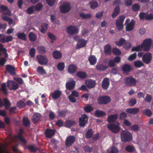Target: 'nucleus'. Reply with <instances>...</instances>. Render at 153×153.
Masks as SVG:
<instances>
[{
  "instance_id": "nucleus-1",
  "label": "nucleus",
  "mask_w": 153,
  "mask_h": 153,
  "mask_svg": "<svg viewBox=\"0 0 153 153\" xmlns=\"http://www.w3.org/2000/svg\"><path fill=\"white\" fill-rule=\"evenodd\" d=\"M120 137L122 141L125 143L130 142L132 139V134L127 130H123L121 132Z\"/></svg>"
},
{
  "instance_id": "nucleus-2",
  "label": "nucleus",
  "mask_w": 153,
  "mask_h": 153,
  "mask_svg": "<svg viewBox=\"0 0 153 153\" xmlns=\"http://www.w3.org/2000/svg\"><path fill=\"white\" fill-rule=\"evenodd\" d=\"M124 81L127 87L134 86L137 83L136 79L131 76L125 78Z\"/></svg>"
},
{
  "instance_id": "nucleus-3",
  "label": "nucleus",
  "mask_w": 153,
  "mask_h": 153,
  "mask_svg": "<svg viewBox=\"0 0 153 153\" xmlns=\"http://www.w3.org/2000/svg\"><path fill=\"white\" fill-rule=\"evenodd\" d=\"M107 128L113 133L117 134L120 129V124L119 123H111L107 125Z\"/></svg>"
},
{
  "instance_id": "nucleus-4",
  "label": "nucleus",
  "mask_w": 153,
  "mask_h": 153,
  "mask_svg": "<svg viewBox=\"0 0 153 153\" xmlns=\"http://www.w3.org/2000/svg\"><path fill=\"white\" fill-rule=\"evenodd\" d=\"M111 100V98L108 96H101L98 98L97 102L99 105H105L110 102Z\"/></svg>"
},
{
  "instance_id": "nucleus-5",
  "label": "nucleus",
  "mask_w": 153,
  "mask_h": 153,
  "mask_svg": "<svg viewBox=\"0 0 153 153\" xmlns=\"http://www.w3.org/2000/svg\"><path fill=\"white\" fill-rule=\"evenodd\" d=\"M152 42V40L150 38L145 39L141 44L142 49L145 51H149L151 47Z\"/></svg>"
},
{
  "instance_id": "nucleus-6",
  "label": "nucleus",
  "mask_w": 153,
  "mask_h": 153,
  "mask_svg": "<svg viewBox=\"0 0 153 153\" xmlns=\"http://www.w3.org/2000/svg\"><path fill=\"white\" fill-rule=\"evenodd\" d=\"M59 8L61 13H68L71 9L70 4L67 1L64 2L60 5Z\"/></svg>"
},
{
  "instance_id": "nucleus-7",
  "label": "nucleus",
  "mask_w": 153,
  "mask_h": 153,
  "mask_svg": "<svg viewBox=\"0 0 153 153\" xmlns=\"http://www.w3.org/2000/svg\"><path fill=\"white\" fill-rule=\"evenodd\" d=\"M125 17L123 15L120 16L116 21L115 25L117 29L119 30H121L123 28V23Z\"/></svg>"
},
{
  "instance_id": "nucleus-8",
  "label": "nucleus",
  "mask_w": 153,
  "mask_h": 153,
  "mask_svg": "<svg viewBox=\"0 0 153 153\" xmlns=\"http://www.w3.org/2000/svg\"><path fill=\"white\" fill-rule=\"evenodd\" d=\"M67 32L68 34L73 35L78 33L79 32V29L76 26L70 25L67 27Z\"/></svg>"
},
{
  "instance_id": "nucleus-9",
  "label": "nucleus",
  "mask_w": 153,
  "mask_h": 153,
  "mask_svg": "<svg viewBox=\"0 0 153 153\" xmlns=\"http://www.w3.org/2000/svg\"><path fill=\"white\" fill-rule=\"evenodd\" d=\"M75 141V137L74 136L70 135L67 137L65 141V145L67 147L71 146Z\"/></svg>"
},
{
  "instance_id": "nucleus-10",
  "label": "nucleus",
  "mask_w": 153,
  "mask_h": 153,
  "mask_svg": "<svg viewBox=\"0 0 153 153\" xmlns=\"http://www.w3.org/2000/svg\"><path fill=\"white\" fill-rule=\"evenodd\" d=\"M38 63L41 65H45L48 62V60L47 57L44 55H39L37 56Z\"/></svg>"
},
{
  "instance_id": "nucleus-11",
  "label": "nucleus",
  "mask_w": 153,
  "mask_h": 153,
  "mask_svg": "<svg viewBox=\"0 0 153 153\" xmlns=\"http://www.w3.org/2000/svg\"><path fill=\"white\" fill-rule=\"evenodd\" d=\"M4 103L3 102L2 100L0 98V108L4 106L6 109H8L11 105V104L7 98H3Z\"/></svg>"
},
{
  "instance_id": "nucleus-12",
  "label": "nucleus",
  "mask_w": 153,
  "mask_h": 153,
  "mask_svg": "<svg viewBox=\"0 0 153 153\" xmlns=\"http://www.w3.org/2000/svg\"><path fill=\"white\" fill-rule=\"evenodd\" d=\"M152 58V54L149 52H147L143 56L142 59L144 62L146 64H148L150 63Z\"/></svg>"
},
{
  "instance_id": "nucleus-13",
  "label": "nucleus",
  "mask_w": 153,
  "mask_h": 153,
  "mask_svg": "<svg viewBox=\"0 0 153 153\" xmlns=\"http://www.w3.org/2000/svg\"><path fill=\"white\" fill-rule=\"evenodd\" d=\"M7 86L10 90H15L18 89L19 86L18 84L13 81L8 80L7 82Z\"/></svg>"
},
{
  "instance_id": "nucleus-14",
  "label": "nucleus",
  "mask_w": 153,
  "mask_h": 153,
  "mask_svg": "<svg viewBox=\"0 0 153 153\" xmlns=\"http://www.w3.org/2000/svg\"><path fill=\"white\" fill-rule=\"evenodd\" d=\"M88 120V117L86 115H82L79 119V126L81 127H85L87 123Z\"/></svg>"
},
{
  "instance_id": "nucleus-15",
  "label": "nucleus",
  "mask_w": 153,
  "mask_h": 153,
  "mask_svg": "<svg viewBox=\"0 0 153 153\" xmlns=\"http://www.w3.org/2000/svg\"><path fill=\"white\" fill-rule=\"evenodd\" d=\"M75 85L76 82L73 79L69 81H67L65 84L66 88L67 89L70 91L74 89Z\"/></svg>"
},
{
  "instance_id": "nucleus-16",
  "label": "nucleus",
  "mask_w": 153,
  "mask_h": 153,
  "mask_svg": "<svg viewBox=\"0 0 153 153\" xmlns=\"http://www.w3.org/2000/svg\"><path fill=\"white\" fill-rule=\"evenodd\" d=\"M122 69L124 73L127 74L133 71V68L131 65L126 64H124L123 65L122 68Z\"/></svg>"
},
{
  "instance_id": "nucleus-17",
  "label": "nucleus",
  "mask_w": 153,
  "mask_h": 153,
  "mask_svg": "<svg viewBox=\"0 0 153 153\" xmlns=\"http://www.w3.org/2000/svg\"><path fill=\"white\" fill-rule=\"evenodd\" d=\"M85 83L86 86L89 89L94 88L96 85L95 81L91 79H88L86 80Z\"/></svg>"
},
{
  "instance_id": "nucleus-18",
  "label": "nucleus",
  "mask_w": 153,
  "mask_h": 153,
  "mask_svg": "<svg viewBox=\"0 0 153 153\" xmlns=\"http://www.w3.org/2000/svg\"><path fill=\"white\" fill-rule=\"evenodd\" d=\"M51 94L52 99L54 100H57L60 97L62 92L59 90H56Z\"/></svg>"
},
{
  "instance_id": "nucleus-19",
  "label": "nucleus",
  "mask_w": 153,
  "mask_h": 153,
  "mask_svg": "<svg viewBox=\"0 0 153 153\" xmlns=\"http://www.w3.org/2000/svg\"><path fill=\"white\" fill-rule=\"evenodd\" d=\"M118 117V115L117 114H115L108 116L107 120L109 123H115L117 120Z\"/></svg>"
},
{
  "instance_id": "nucleus-20",
  "label": "nucleus",
  "mask_w": 153,
  "mask_h": 153,
  "mask_svg": "<svg viewBox=\"0 0 153 153\" xmlns=\"http://www.w3.org/2000/svg\"><path fill=\"white\" fill-rule=\"evenodd\" d=\"M55 132L54 129L47 128L45 130V134L46 137L51 138L55 134Z\"/></svg>"
},
{
  "instance_id": "nucleus-21",
  "label": "nucleus",
  "mask_w": 153,
  "mask_h": 153,
  "mask_svg": "<svg viewBox=\"0 0 153 153\" xmlns=\"http://www.w3.org/2000/svg\"><path fill=\"white\" fill-rule=\"evenodd\" d=\"M23 130L22 129L20 128L19 130V134L16 136V138L18 139L23 144L25 145L27 142L26 140L23 137L22 135V134Z\"/></svg>"
},
{
  "instance_id": "nucleus-22",
  "label": "nucleus",
  "mask_w": 153,
  "mask_h": 153,
  "mask_svg": "<svg viewBox=\"0 0 153 153\" xmlns=\"http://www.w3.org/2000/svg\"><path fill=\"white\" fill-rule=\"evenodd\" d=\"M87 41L83 39H81L77 43L76 46V49H79L85 47L87 44Z\"/></svg>"
},
{
  "instance_id": "nucleus-23",
  "label": "nucleus",
  "mask_w": 153,
  "mask_h": 153,
  "mask_svg": "<svg viewBox=\"0 0 153 153\" xmlns=\"http://www.w3.org/2000/svg\"><path fill=\"white\" fill-rule=\"evenodd\" d=\"M6 69L11 75L14 76L16 75L15 68L13 66L11 65H7L6 66Z\"/></svg>"
},
{
  "instance_id": "nucleus-24",
  "label": "nucleus",
  "mask_w": 153,
  "mask_h": 153,
  "mask_svg": "<svg viewBox=\"0 0 153 153\" xmlns=\"http://www.w3.org/2000/svg\"><path fill=\"white\" fill-rule=\"evenodd\" d=\"M0 12L3 14H7L10 15L11 14V11L8 9L6 6L1 5L0 6Z\"/></svg>"
},
{
  "instance_id": "nucleus-25",
  "label": "nucleus",
  "mask_w": 153,
  "mask_h": 153,
  "mask_svg": "<svg viewBox=\"0 0 153 153\" xmlns=\"http://www.w3.org/2000/svg\"><path fill=\"white\" fill-rule=\"evenodd\" d=\"M76 76L79 78L82 79H86L88 77L86 72L82 71H78L76 74Z\"/></svg>"
},
{
  "instance_id": "nucleus-26",
  "label": "nucleus",
  "mask_w": 153,
  "mask_h": 153,
  "mask_svg": "<svg viewBox=\"0 0 153 153\" xmlns=\"http://www.w3.org/2000/svg\"><path fill=\"white\" fill-rule=\"evenodd\" d=\"M42 117L41 114L38 113L34 114L32 117L31 120L33 123L35 124Z\"/></svg>"
},
{
  "instance_id": "nucleus-27",
  "label": "nucleus",
  "mask_w": 153,
  "mask_h": 153,
  "mask_svg": "<svg viewBox=\"0 0 153 153\" xmlns=\"http://www.w3.org/2000/svg\"><path fill=\"white\" fill-rule=\"evenodd\" d=\"M77 69V66L74 64L70 65L68 66V71L69 73L73 74L75 73Z\"/></svg>"
},
{
  "instance_id": "nucleus-28",
  "label": "nucleus",
  "mask_w": 153,
  "mask_h": 153,
  "mask_svg": "<svg viewBox=\"0 0 153 153\" xmlns=\"http://www.w3.org/2000/svg\"><path fill=\"white\" fill-rule=\"evenodd\" d=\"M126 111L129 114H136L139 112L140 110L137 108H128L126 110Z\"/></svg>"
},
{
  "instance_id": "nucleus-29",
  "label": "nucleus",
  "mask_w": 153,
  "mask_h": 153,
  "mask_svg": "<svg viewBox=\"0 0 153 153\" xmlns=\"http://www.w3.org/2000/svg\"><path fill=\"white\" fill-rule=\"evenodd\" d=\"M109 85V81L108 78H104L102 82V86L105 90H107Z\"/></svg>"
},
{
  "instance_id": "nucleus-30",
  "label": "nucleus",
  "mask_w": 153,
  "mask_h": 153,
  "mask_svg": "<svg viewBox=\"0 0 153 153\" xmlns=\"http://www.w3.org/2000/svg\"><path fill=\"white\" fill-rule=\"evenodd\" d=\"M135 22L133 19L131 20L130 22L127 25L126 27V31H130L132 30L134 28Z\"/></svg>"
},
{
  "instance_id": "nucleus-31",
  "label": "nucleus",
  "mask_w": 153,
  "mask_h": 153,
  "mask_svg": "<svg viewBox=\"0 0 153 153\" xmlns=\"http://www.w3.org/2000/svg\"><path fill=\"white\" fill-rule=\"evenodd\" d=\"M52 56L54 59H58L62 58V54L60 51L56 50L53 53Z\"/></svg>"
},
{
  "instance_id": "nucleus-32",
  "label": "nucleus",
  "mask_w": 153,
  "mask_h": 153,
  "mask_svg": "<svg viewBox=\"0 0 153 153\" xmlns=\"http://www.w3.org/2000/svg\"><path fill=\"white\" fill-rule=\"evenodd\" d=\"M22 123L23 126L27 127H29L30 125V122L27 117H24L23 118Z\"/></svg>"
},
{
  "instance_id": "nucleus-33",
  "label": "nucleus",
  "mask_w": 153,
  "mask_h": 153,
  "mask_svg": "<svg viewBox=\"0 0 153 153\" xmlns=\"http://www.w3.org/2000/svg\"><path fill=\"white\" fill-rule=\"evenodd\" d=\"M111 52V48L109 44H107L104 47V53L105 55H110Z\"/></svg>"
},
{
  "instance_id": "nucleus-34",
  "label": "nucleus",
  "mask_w": 153,
  "mask_h": 153,
  "mask_svg": "<svg viewBox=\"0 0 153 153\" xmlns=\"http://www.w3.org/2000/svg\"><path fill=\"white\" fill-rule=\"evenodd\" d=\"M120 8L119 5H117L114 8V12L111 15V16L113 18H114L117 16L120 13Z\"/></svg>"
},
{
  "instance_id": "nucleus-35",
  "label": "nucleus",
  "mask_w": 153,
  "mask_h": 153,
  "mask_svg": "<svg viewBox=\"0 0 153 153\" xmlns=\"http://www.w3.org/2000/svg\"><path fill=\"white\" fill-rule=\"evenodd\" d=\"M97 58L94 55H91L88 59V60L91 65H95L97 62Z\"/></svg>"
},
{
  "instance_id": "nucleus-36",
  "label": "nucleus",
  "mask_w": 153,
  "mask_h": 153,
  "mask_svg": "<svg viewBox=\"0 0 153 153\" xmlns=\"http://www.w3.org/2000/svg\"><path fill=\"white\" fill-rule=\"evenodd\" d=\"M106 115L105 113L102 111L99 110H96L94 115L97 117H101L105 116Z\"/></svg>"
},
{
  "instance_id": "nucleus-37",
  "label": "nucleus",
  "mask_w": 153,
  "mask_h": 153,
  "mask_svg": "<svg viewBox=\"0 0 153 153\" xmlns=\"http://www.w3.org/2000/svg\"><path fill=\"white\" fill-rule=\"evenodd\" d=\"M28 38L30 41L35 42L37 39V36L36 35L32 32H30L28 34Z\"/></svg>"
},
{
  "instance_id": "nucleus-38",
  "label": "nucleus",
  "mask_w": 153,
  "mask_h": 153,
  "mask_svg": "<svg viewBox=\"0 0 153 153\" xmlns=\"http://www.w3.org/2000/svg\"><path fill=\"white\" fill-rule=\"evenodd\" d=\"M88 4L90 6V7L92 9H94L98 7V4L97 2L95 0H92L90 1Z\"/></svg>"
},
{
  "instance_id": "nucleus-39",
  "label": "nucleus",
  "mask_w": 153,
  "mask_h": 153,
  "mask_svg": "<svg viewBox=\"0 0 153 153\" xmlns=\"http://www.w3.org/2000/svg\"><path fill=\"white\" fill-rule=\"evenodd\" d=\"M37 72L41 75L47 74V72L45 70L42 66H39L37 67Z\"/></svg>"
},
{
  "instance_id": "nucleus-40",
  "label": "nucleus",
  "mask_w": 153,
  "mask_h": 153,
  "mask_svg": "<svg viewBox=\"0 0 153 153\" xmlns=\"http://www.w3.org/2000/svg\"><path fill=\"white\" fill-rule=\"evenodd\" d=\"M37 50L39 53L44 54L46 53V48L44 46H39L37 47Z\"/></svg>"
},
{
  "instance_id": "nucleus-41",
  "label": "nucleus",
  "mask_w": 153,
  "mask_h": 153,
  "mask_svg": "<svg viewBox=\"0 0 153 153\" xmlns=\"http://www.w3.org/2000/svg\"><path fill=\"white\" fill-rule=\"evenodd\" d=\"M48 25L45 23H42L41 25L42 29L40 30V32L43 33H45L48 28Z\"/></svg>"
},
{
  "instance_id": "nucleus-42",
  "label": "nucleus",
  "mask_w": 153,
  "mask_h": 153,
  "mask_svg": "<svg viewBox=\"0 0 153 153\" xmlns=\"http://www.w3.org/2000/svg\"><path fill=\"white\" fill-rule=\"evenodd\" d=\"M57 113L59 116L64 117L65 116L68 112L67 109H62L59 110Z\"/></svg>"
},
{
  "instance_id": "nucleus-43",
  "label": "nucleus",
  "mask_w": 153,
  "mask_h": 153,
  "mask_svg": "<svg viewBox=\"0 0 153 153\" xmlns=\"http://www.w3.org/2000/svg\"><path fill=\"white\" fill-rule=\"evenodd\" d=\"M76 123V121L71 120H68L65 121V126L70 128Z\"/></svg>"
},
{
  "instance_id": "nucleus-44",
  "label": "nucleus",
  "mask_w": 153,
  "mask_h": 153,
  "mask_svg": "<svg viewBox=\"0 0 153 153\" xmlns=\"http://www.w3.org/2000/svg\"><path fill=\"white\" fill-rule=\"evenodd\" d=\"M2 91V92L6 95H7L8 94V93L7 89L5 83H3L1 84V88H0V91Z\"/></svg>"
},
{
  "instance_id": "nucleus-45",
  "label": "nucleus",
  "mask_w": 153,
  "mask_h": 153,
  "mask_svg": "<svg viewBox=\"0 0 153 153\" xmlns=\"http://www.w3.org/2000/svg\"><path fill=\"white\" fill-rule=\"evenodd\" d=\"M142 113L143 114L146 115L148 117H151L152 114V113L151 110L147 108L143 110Z\"/></svg>"
},
{
  "instance_id": "nucleus-46",
  "label": "nucleus",
  "mask_w": 153,
  "mask_h": 153,
  "mask_svg": "<svg viewBox=\"0 0 153 153\" xmlns=\"http://www.w3.org/2000/svg\"><path fill=\"white\" fill-rule=\"evenodd\" d=\"M107 68L106 65H103L102 64H98L96 66V68L98 71H104Z\"/></svg>"
},
{
  "instance_id": "nucleus-47",
  "label": "nucleus",
  "mask_w": 153,
  "mask_h": 153,
  "mask_svg": "<svg viewBox=\"0 0 153 153\" xmlns=\"http://www.w3.org/2000/svg\"><path fill=\"white\" fill-rule=\"evenodd\" d=\"M17 36L18 39H22L24 41H26V36L24 33H17Z\"/></svg>"
},
{
  "instance_id": "nucleus-48",
  "label": "nucleus",
  "mask_w": 153,
  "mask_h": 153,
  "mask_svg": "<svg viewBox=\"0 0 153 153\" xmlns=\"http://www.w3.org/2000/svg\"><path fill=\"white\" fill-rule=\"evenodd\" d=\"M126 42V40L122 38L120 39L118 41L115 42V43L116 45L119 47H121L124 45Z\"/></svg>"
},
{
  "instance_id": "nucleus-49",
  "label": "nucleus",
  "mask_w": 153,
  "mask_h": 153,
  "mask_svg": "<svg viewBox=\"0 0 153 153\" xmlns=\"http://www.w3.org/2000/svg\"><path fill=\"white\" fill-rule=\"evenodd\" d=\"M93 134V130L91 129H89L86 133L85 137L87 139H89L92 137Z\"/></svg>"
},
{
  "instance_id": "nucleus-50",
  "label": "nucleus",
  "mask_w": 153,
  "mask_h": 153,
  "mask_svg": "<svg viewBox=\"0 0 153 153\" xmlns=\"http://www.w3.org/2000/svg\"><path fill=\"white\" fill-rule=\"evenodd\" d=\"M16 105L19 108H22L25 107L26 105V104L22 100H20L17 102Z\"/></svg>"
},
{
  "instance_id": "nucleus-51",
  "label": "nucleus",
  "mask_w": 153,
  "mask_h": 153,
  "mask_svg": "<svg viewBox=\"0 0 153 153\" xmlns=\"http://www.w3.org/2000/svg\"><path fill=\"white\" fill-rule=\"evenodd\" d=\"M27 149L32 152H36L38 150H40L39 148L35 147L32 145H30L27 146Z\"/></svg>"
},
{
  "instance_id": "nucleus-52",
  "label": "nucleus",
  "mask_w": 153,
  "mask_h": 153,
  "mask_svg": "<svg viewBox=\"0 0 153 153\" xmlns=\"http://www.w3.org/2000/svg\"><path fill=\"white\" fill-rule=\"evenodd\" d=\"M58 69L60 71H63L65 68V64L64 62H60L57 65Z\"/></svg>"
},
{
  "instance_id": "nucleus-53",
  "label": "nucleus",
  "mask_w": 153,
  "mask_h": 153,
  "mask_svg": "<svg viewBox=\"0 0 153 153\" xmlns=\"http://www.w3.org/2000/svg\"><path fill=\"white\" fill-rule=\"evenodd\" d=\"M93 109L92 106L89 105H88L84 108V111L87 113H89L93 111Z\"/></svg>"
},
{
  "instance_id": "nucleus-54",
  "label": "nucleus",
  "mask_w": 153,
  "mask_h": 153,
  "mask_svg": "<svg viewBox=\"0 0 153 153\" xmlns=\"http://www.w3.org/2000/svg\"><path fill=\"white\" fill-rule=\"evenodd\" d=\"M118 152V150L114 146H112L107 151L106 153H117Z\"/></svg>"
},
{
  "instance_id": "nucleus-55",
  "label": "nucleus",
  "mask_w": 153,
  "mask_h": 153,
  "mask_svg": "<svg viewBox=\"0 0 153 153\" xmlns=\"http://www.w3.org/2000/svg\"><path fill=\"white\" fill-rule=\"evenodd\" d=\"M43 5L41 3H39L35 6H34L35 10L37 11H40L43 7Z\"/></svg>"
},
{
  "instance_id": "nucleus-56",
  "label": "nucleus",
  "mask_w": 153,
  "mask_h": 153,
  "mask_svg": "<svg viewBox=\"0 0 153 153\" xmlns=\"http://www.w3.org/2000/svg\"><path fill=\"white\" fill-rule=\"evenodd\" d=\"M148 12L144 13L143 12H140L139 15V17L141 20H146V17L147 16Z\"/></svg>"
},
{
  "instance_id": "nucleus-57",
  "label": "nucleus",
  "mask_w": 153,
  "mask_h": 153,
  "mask_svg": "<svg viewBox=\"0 0 153 153\" xmlns=\"http://www.w3.org/2000/svg\"><path fill=\"white\" fill-rule=\"evenodd\" d=\"M134 65L136 68H140L143 66L144 64L141 61H137L134 62Z\"/></svg>"
},
{
  "instance_id": "nucleus-58",
  "label": "nucleus",
  "mask_w": 153,
  "mask_h": 153,
  "mask_svg": "<svg viewBox=\"0 0 153 153\" xmlns=\"http://www.w3.org/2000/svg\"><path fill=\"white\" fill-rule=\"evenodd\" d=\"M131 128L134 132H137L140 129V127L137 124H134L131 126Z\"/></svg>"
},
{
  "instance_id": "nucleus-59",
  "label": "nucleus",
  "mask_w": 153,
  "mask_h": 153,
  "mask_svg": "<svg viewBox=\"0 0 153 153\" xmlns=\"http://www.w3.org/2000/svg\"><path fill=\"white\" fill-rule=\"evenodd\" d=\"M136 103V99L135 98H131L128 102V105L131 106H133Z\"/></svg>"
},
{
  "instance_id": "nucleus-60",
  "label": "nucleus",
  "mask_w": 153,
  "mask_h": 153,
  "mask_svg": "<svg viewBox=\"0 0 153 153\" xmlns=\"http://www.w3.org/2000/svg\"><path fill=\"white\" fill-rule=\"evenodd\" d=\"M79 16L83 19H89L91 16L90 14H85L83 13H81L79 14Z\"/></svg>"
},
{
  "instance_id": "nucleus-61",
  "label": "nucleus",
  "mask_w": 153,
  "mask_h": 153,
  "mask_svg": "<svg viewBox=\"0 0 153 153\" xmlns=\"http://www.w3.org/2000/svg\"><path fill=\"white\" fill-rule=\"evenodd\" d=\"M134 147L130 145H128L125 148L126 150L130 152H132L134 151Z\"/></svg>"
},
{
  "instance_id": "nucleus-62",
  "label": "nucleus",
  "mask_w": 153,
  "mask_h": 153,
  "mask_svg": "<svg viewBox=\"0 0 153 153\" xmlns=\"http://www.w3.org/2000/svg\"><path fill=\"white\" fill-rule=\"evenodd\" d=\"M113 53L115 55H119L121 54L120 51L117 48H114L113 49Z\"/></svg>"
},
{
  "instance_id": "nucleus-63",
  "label": "nucleus",
  "mask_w": 153,
  "mask_h": 153,
  "mask_svg": "<svg viewBox=\"0 0 153 153\" xmlns=\"http://www.w3.org/2000/svg\"><path fill=\"white\" fill-rule=\"evenodd\" d=\"M127 117V114L125 112H121L119 115V119L121 120H124Z\"/></svg>"
},
{
  "instance_id": "nucleus-64",
  "label": "nucleus",
  "mask_w": 153,
  "mask_h": 153,
  "mask_svg": "<svg viewBox=\"0 0 153 153\" xmlns=\"http://www.w3.org/2000/svg\"><path fill=\"white\" fill-rule=\"evenodd\" d=\"M140 7L137 3H135L132 6V10L134 11H137L139 10Z\"/></svg>"
}]
</instances>
